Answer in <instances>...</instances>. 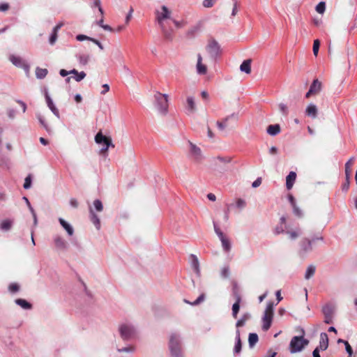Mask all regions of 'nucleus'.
<instances>
[{"instance_id":"e433bc0d","label":"nucleus","mask_w":357,"mask_h":357,"mask_svg":"<svg viewBox=\"0 0 357 357\" xmlns=\"http://www.w3.org/2000/svg\"><path fill=\"white\" fill-rule=\"evenodd\" d=\"M214 162H215V164H218V163L227 164L231 162V158L230 157L218 156L216 158H214Z\"/></svg>"},{"instance_id":"dca6fc26","label":"nucleus","mask_w":357,"mask_h":357,"mask_svg":"<svg viewBox=\"0 0 357 357\" xmlns=\"http://www.w3.org/2000/svg\"><path fill=\"white\" fill-rule=\"evenodd\" d=\"M46 103L47 105V107L50 108V109L52 112V113L58 118H59V109L56 107L54 105L53 100L49 96V93L47 90H45V93Z\"/></svg>"},{"instance_id":"a18cd8bd","label":"nucleus","mask_w":357,"mask_h":357,"mask_svg":"<svg viewBox=\"0 0 357 357\" xmlns=\"http://www.w3.org/2000/svg\"><path fill=\"white\" fill-rule=\"evenodd\" d=\"M93 207L98 212H101L103 209L102 204L99 199H96L93 201Z\"/></svg>"},{"instance_id":"c85d7f7f","label":"nucleus","mask_w":357,"mask_h":357,"mask_svg":"<svg viewBox=\"0 0 357 357\" xmlns=\"http://www.w3.org/2000/svg\"><path fill=\"white\" fill-rule=\"evenodd\" d=\"M250 318H251V315L250 313H248V312L244 313L241 316L240 319H238L237 321V322L236 323V328H240V327L243 326L245 324V322L247 321H248Z\"/></svg>"},{"instance_id":"79ce46f5","label":"nucleus","mask_w":357,"mask_h":357,"mask_svg":"<svg viewBox=\"0 0 357 357\" xmlns=\"http://www.w3.org/2000/svg\"><path fill=\"white\" fill-rule=\"evenodd\" d=\"M32 183V176L31 174H29L24 179V183L23 187L24 189L27 190L31 187Z\"/></svg>"},{"instance_id":"864d4df0","label":"nucleus","mask_w":357,"mask_h":357,"mask_svg":"<svg viewBox=\"0 0 357 357\" xmlns=\"http://www.w3.org/2000/svg\"><path fill=\"white\" fill-rule=\"evenodd\" d=\"M57 33H58L54 32L52 31V32L50 35V39H49V43L51 45H53L56 43V41L57 40V37H58Z\"/></svg>"},{"instance_id":"6ab92c4d","label":"nucleus","mask_w":357,"mask_h":357,"mask_svg":"<svg viewBox=\"0 0 357 357\" xmlns=\"http://www.w3.org/2000/svg\"><path fill=\"white\" fill-rule=\"evenodd\" d=\"M236 302L232 305V316L234 319L237 318V314L240 310V303L241 301V296L237 293H234Z\"/></svg>"},{"instance_id":"0e129e2a","label":"nucleus","mask_w":357,"mask_h":357,"mask_svg":"<svg viewBox=\"0 0 357 357\" xmlns=\"http://www.w3.org/2000/svg\"><path fill=\"white\" fill-rule=\"evenodd\" d=\"M261 178L259 177L252 183V186L253 188H257L261 185Z\"/></svg>"},{"instance_id":"de8ad7c7","label":"nucleus","mask_w":357,"mask_h":357,"mask_svg":"<svg viewBox=\"0 0 357 357\" xmlns=\"http://www.w3.org/2000/svg\"><path fill=\"white\" fill-rule=\"evenodd\" d=\"M326 9V4L324 1L319 2L316 6V11L319 13H323Z\"/></svg>"},{"instance_id":"a19ab883","label":"nucleus","mask_w":357,"mask_h":357,"mask_svg":"<svg viewBox=\"0 0 357 357\" xmlns=\"http://www.w3.org/2000/svg\"><path fill=\"white\" fill-rule=\"evenodd\" d=\"M280 112L287 116L289 114V109L287 105L284 103H280L278 105Z\"/></svg>"},{"instance_id":"412c9836","label":"nucleus","mask_w":357,"mask_h":357,"mask_svg":"<svg viewBox=\"0 0 357 357\" xmlns=\"http://www.w3.org/2000/svg\"><path fill=\"white\" fill-rule=\"evenodd\" d=\"M296 178V174L294 172H290L286 177V187L287 190H291Z\"/></svg>"},{"instance_id":"37998d69","label":"nucleus","mask_w":357,"mask_h":357,"mask_svg":"<svg viewBox=\"0 0 357 357\" xmlns=\"http://www.w3.org/2000/svg\"><path fill=\"white\" fill-rule=\"evenodd\" d=\"M229 116L226 117L223 121H217L216 125L219 130H224L227 126V122L229 120Z\"/></svg>"},{"instance_id":"4468645a","label":"nucleus","mask_w":357,"mask_h":357,"mask_svg":"<svg viewBox=\"0 0 357 357\" xmlns=\"http://www.w3.org/2000/svg\"><path fill=\"white\" fill-rule=\"evenodd\" d=\"M185 109L186 114L188 115H191L195 112L196 104H195L194 97H192V96L187 97Z\"/></svg>"},{"instance_id":"f704fd0d","label":"nucleus","mask_w":357,"mask_h":357,"mask_svg":"<svg viewBox=\"0 0 357 357\" xmlns=\"http://www.w3.org/2000/svg\"><path fill=\"white\" fill-rule=\"evenodd\" d=\"M76 57L79 63L82 66H85L88 63L90 56L88 54H77Z\"/></svg>"},{"instance_id":"9d476101","label":"nucleus","mask_w":357,"mask_h":357,"mask_svg":"<svg viewBox=\"0 0 357 357\" xmlns=\"http://www.w3.org/2000/svg\"><path fill=\"white\" fill-rule=\"evenodd\" d=\"M206 50L210 57L215 60L220 54V46L215 39H211L206 46Z\"/></svg>"},{"instance_id":"1a4fd4ad","label":"nucleus","mask_w":357,"mask_h":357,"mask_svg":"<svg viewBox=\"0 0 357 357\" xmlns=\"http://www.w3.org/2000/svg\"><path fill=\"white\" fill-rule=\"evenodd\" d=\"M321 312L324 317V323L327 324H333L335 312V305L331 303H326L323 305Z\"/></svg>"},{"instance_id":"5701e85b","label":"nucleus","mask_w":357,"mask_h":357,"mask_svg":"<svg viewBox=\"0 0 357 357\" xmlns=\"http://www.w3.org/2000/svg\"><path fill=\"white\" fill-rule=\"evenodd\" d=\"M305 113L307 116L314 119L317 116V106L312 103L308 105L305 109Z\"/></svg>"},{"instance_id":"6e6552de","label":"nucleus","mask_w":357,"mask_h":357,"mask_svg":"<svg viewBox=\"0 0 357 357\" xmlns=\"http://www.w3.org/2000/svg\"><path fill=\"white\" fill-rule=\"evenodd\" d=\"M273 317V303L272 302H269L266 305V307L265 309L264 316L262 318V322H263L262 329L264 331H266L270 328L271 324H272Z\"/></svg>"},{"instance_id":"c9c22d12","label":"nucleus","mask_w":357,"mask_h":357,"mask_svg":"<svg viewBox=\"0 0 357 357\" xmlns=\"http://www.w3.org/2000/svg\"><path fill=\"white\" fill-rule=\"evenodd\" d=\"M13 222L10 220H5L2 221L0 225V228L3 231H8L11 229Z\"/></svg>"},{"instance_id":"680f3d73","label":"nucleus","mask_w":357,"mask_h":357,"mask_svg":"<svg viewBox=\"0 0 357 357\" xmlns=\"http://www.w3.org/2000/svg\"><path fill=\"white\" fill-rule=\"evenodd\" d=\"M310 241H312V243L317 241H324V237L321 234H317L314 236L310 238Z\"/></svg>"},{"instance_id":"c03bdc74","label":"nucleus","mask_w":357,"mask_h":357,"mask_svg":"<svg viewBox=\"0 0 357 357\" xmlns=\"http://www.w3.org/2000/svg\"><path fill=\"white\" fill-rule=\"evenodd\" d=\"M286 234H287L289 236L290 239L294 240V239H296V238H298L300 236L301 232H300L299 230H297V231H287Z\"/></svg>"},{"instance_id":"c756f323","label":"nucleus","mask_w":357,"mask_h":357,"mask_svg":"<svg viewBox=\"0 0 357 357\" xmlns=\"http://www.w3.org/2000/svg\"><path fill=\"white\" fill-rule=\"evenodd\" d=\"M259 337L257 333H252L248 336V344L250 348H252L258 342Z\"/></svg>"},{"instance_id":"cd10ccee","label":"nucleus","mask_w":357,"mask_h":357,"mask_svg":"<svg viewBox=\"0 0 357 357\" xmlns=\"http://www.w3.org/2000/svg\"><path fill=\"white\" fill-rule=\"evenodd\" d=\"M15 303L24 310H30L32 307V305L30 303L22 298L15 299Z\"/></svg>"},{"instance_id":"2f4dec72","label":"nucleus","mask_w":357,"mask_h":357,"mask_svg":"<svg viewBox=\"0 0 357 357\" xmlns=\"http://www.w3.org/2000/svg\"><path fill=\"white\" fill-rule=\"evenodd\" d=\"M316 267L314 265L308 266L305 273V279L310 280L314 275Z\"/></svg>"},{"instance_id":"8fccbe9b","label":"nucleus","mask_w":357,"mask_h":357,"mask_svg":"<svg viewBox=\"0 0 357 357\" xmlns=\"http://www.w3.org/2000/svg\"><path fill=\"white\" fill-rule=\"evenodd\" d=\"M221 276L223 278H227L229 276V268L228 266H224L221 270Z\"/></svg>"},{"instance_id":"ea45409f","label":"nucleus","mask_w":357,"mask_h":357,"mask_svg":"<svg viewBox=\"0 0 357 357\" xmlns=\"http://www.w3.org/2000/svg\"><path fill=\"white\" fill-rule=\"evenodd\" d=\"M160 29L165 39L172 40V31L168 30L166 25L163 26V28H160Z\"/></svg>"},{"instance_id":"3c124183","label":"nucleus","mask_w":357,"mask_h":357,"mask_svg":"<svg viewBox=\"0 0 357 357\" xmlns=\"http://www.w3.org/2000/svg\"><path fill=\"white\" fill-rule=\"evenodd\" d=\"M245 206H246V202L244 199L239 198L236 200V206L238 208L243 209L245 207Z\"/></svg>"},{"instance_id":"a878e982","label":"nucleus","mask_w":357,"mask_h":357,"mask_svg":"<svg viewBox=\"0 0 357 357\" xmlns=\"http://www.w3.org/2000/svg\"><path fill=\"white\" fill-rule=\"evenodd\" d=\"M240 70L247 74H250L251 72V60L247 59L243 61L240 66Z\"/></svg>"},{"instance_id":"2eb2a0df","label":"nucleus","mask_w":357,"mask_h":357,"mask_svg":"<svg viewBox=\"0 0 357 357\" xmlns=\"http://www.w3.org/2000/svg\"><path fill=\"white\" fill-rule=\"evenodd\" d=\"M189 261L190 263V266L193 269L194 272L196 275L199 277L201 275V271L199 267V262L198 258L196 255L191 254L189 257Z\"/></svg>"},{"instance_id":"a211bd4d","label":"nucleus","mask_w":357,"mask_h":357,"mask_svg":"<svg viewBox=\"0 0 357 357\" xmlns=\"http://www.w3.org/2000/svg\"><path fill=\"white\" fill-rule=\"evenodd\" d=\"M197 73L199 75H205L207 73V67L202 63V56L200 54H197V62L196 65Z\"/></svg>"},{"instance_id":"49530a36","label":"nucleus","mask_w":357,"mask_h":357,"mask_svg":"<svg viewBox=\"0 0 357 357\" xmlns=\"http://www.w3.org/2000/svg\"><path fill=\"white\" fill-rule=\"evenodd\" d=\"M92 8L97 7L98 8V11L100 14V15H104L103 9L101 7V2L100 0H95L91 6Z\"/></svg>"},{"instance_id":"f8f14e48","label":"nucleus","mask_w":357,"mask_h":357,"mask_svg":"<svg viewBox=\"0 0 357 357\" xmlns=\"http://www.w3.org/2000/svg\"><path fill=\"white\" fill-rule=\"evenodd\" d=\"M190 157L196 162H201L204 157L200 148L189 142Z\"/></svg>"},{"instance_id":"7c9ffc66","label":"nucleus","mask_w":357,"mask_h":357,"mask_svg":"<svg viewBox=\"0 0 357 357\" xmlns=\"http://www.w3.org/2000/svg\"><path fill=\"white\" fill-rule=\"evenodd\" d=\"M48 73V70L46 68H41L37 67L36 68V76L38 79H42L46 77Z\"/></svg>"},{"instance_id":"ddd939ff","label":"nucleus","mask_w":357,"mask_h":357,"mask_svg":"<svg viewBox=\"0 0 357 357\" xmlns=\"http://www.w3.org/2000/svg\"><path fill=\"white\" fill-rule=\"evenodd\" d=\"M54 243L55 247L59 250L65 251L68 249V244L67 241L59 235H56L54 236Z\"/></svg>"},{"instance_id":"4be33fe9","label":"nucleus","mask_w":357,"mask_h":357,"mask_svg":"<svg viewBox=\"0 0 357 357\" xmlns=\"http://www.w3.org/2000/svg\"><path fill=\"white\" fill-rule=\"evenodd\" d=\"M321 82L319 79H316L312 82L310 86V93H313L314 95H317L321 91Z\"/></svg>"},{"instance_id":"4c0bfd02","label":"nucleus","mask_w":357,"mask_h":357,"mask_svg":"<svg viewBox=\"0 0 357 357\" xmlns=\"http://www.w3.org/2000/svg\"><path fill=\"white\" fill-rule=\"evenodd\" d=\"M135 350H136L135 347L132 346V345H129L128 347L117 349V351L119 353H122V352L134 353L135 351Z\"/></svg>"},{"instance_id":"4d7b16f0","label":"nucleus","mask_w":357,"mask_h":357,"mask_svg":"<svg viewBox=\"0 0 357 357\" xmlns=\"http://www.w3.org/2000/svg\"><path fill=\"white\" fill-rule=\"evenodd\" d=\"M217 0H204L203 6L205 8H211Z\"/></svg>"},{"instance_id":"7ed1b4c3","label":"nucleus","mask_w":357,"mask_h":357,"mask_svg":"<svg viewBox=\"0 0 357 357\" xmlns=\"http://www.w3.org/2000/svg\"><path fill=\"white\" fill-rule=\"evenodd\" d=\"M154 105L158 112L165 115L168 112V95L160 92H155L154 94Z\"/></svg>"},{"instance_id":"473e14b6","label":"nucleus","mask_w":357,"mask_h":357,"mask_svg":"<svg viewBox=\"0 0 357 357\" xmlns=\"http://www.w3.org/2000/svg\"><path fill=\"white\" fill-rule=\"evenodd\" d=\"M36 117L40 122V125L45 129V130L48 132H51V128L46 123L45 118L40 114H37Z\"/></svg>"},{"instance_id":"052dcab7","label":"nucleus","mask_w":357,"mask_h":357,"mask_svg":"<svg viewBox=\"0 0 357 357\" xmlns=\"http://www.w3.org/2000/svg\"><path fill=\"white\" fill-rule=\"evenodd\" d=\"M7 115L9 119H13L15 117L16 115V111L14 109H7Z\"/></svg>"},{"instance_id":"58836bf2","label":"nucleus","mask_w":357,"mask_h":357,"mask_svg":"<svg viewBox=\"0 0 357 357\" xmlns=\"http://www.w3.org/2000/svg\"><path fill=\"white\" fill-rule=\"evenodd\" d=\"M112 54L114 56V58L117 61H123V55L121 52V50L119 48H117L116 50H114L112 52Z\"/></svg>"},{"instance_id":"774afa93","label":"nucleus","mask_w":357,"mask_h":357,"mask_svg":"<svg viewBox=\"0 0 357 357\" xmlns=\"http://www.w3.org/2000/svg\"><path fill=\"white\" fill-rule=\"evenodd\" d=\"M63 26V22H59L58 24H56L54 28H53V31L54 32H56L58 33V31H59V29Z\"/></svg>"},{"instance_id":"f257e3e1","label":"nucleus","mask_w":357,"mask_h":357,"mask_svg":"<svg viewBox=\"0 0 357 357\" xmlns=\"http://www.w3.org/2000/svg\"><path fill=\"white\" fill-rule=\"evenodd\" d=\"M168 347L172 357H183L181 339L179 334L176 333L170 334Z\"/></svg>"},{"instance_id":"423d86ee","label":"nucleus","mask_w":357,"mask_h":357,"mask_svg":"<svg viewBox=\"0 0 357 357\" xmlns=\"http://www.w3.org/2000/svg\"><path fill=\"white\" fill-rule=\"evenodd\" d=\"M309 344V340L303 336H294L289 343L290 351L292 354L300 352Z\"/></svg>"},{"instance_id":"0eeeda50","label":"nucleus","mask_w":357,"mask_h":357,"mask_svg":"<svg viewBox=\"0 0 357 357\" xmlns=\"http://www.w3.org/2000/svg\"><path fill=\"white\" fill-rule=\"evenodd\" d=\"M213 227H214L215 233L218 236V238L221 242V245H222L223 251L226 253L229 252L231 249V241L225 234H223V232L221 231V229L218 227L217 222H215V221H213Z\"/></svg>"},{"instance_id":"39448f33","label":"nucleus","mask_w":357,"mask_h":357,"mask_svg":"<svg viewBox=\"0 0 357 357\" xmlns=\"http://www.w3.org/2000/svg\"><path fill=\"white\" fill-rule=\"evenodd\" d=\"M171 11L166 6H162L160 9L155 10V21L160 28H163L166 25V21L171 19Z\"/></svg>"},{"instance_id":"f3484780","label":"nucleus","mask_w":357,"mask_h":357,"mask_svg":"<svg viewBox=\"0 0 357 357\" xmlns=\"http://www.w3.org/2000/svg\"><path fill=\"white\" fill-rule=\"evenodd\" d=\"M328 347V335L326 333H321L320 334L319 344L316 348L321 351H325L327 349Z\"/></svg>"},{"instance_id":"393cba45","label":"nucleus","mask_w":357,"mask_h":357,"mask_svg":"<svg viewBox=\"0 0 357 357\" xmlns=\"http://www.w3.org/2000/svg\"><path fill=\"white\" fill-rule=\"evenodd\" d=\"M241 351V341L240 337V331L238 329L236 331V344L234 348V352L238 354Z\"/></svg>"},{"instance_id":"e2e57ef3","label":"nucleus","mask_w":357,"mask_h":357,"mask_svg":"<svg viewBox=\"0 0 357 357\" xmlns=\"http://www.w3.org/2000/svg\"><path fill=\"white\" fill-rule=\"evenodd\" d=\"M204 300V294H201L192 303V305H197Z\"/></svg>"},{"instance_id":"5fc2aeb1","label":"nucleus","mask_w":357,"mask_h":357,"mask_svg":"<svg viewBox=\"0 0 357 357\" xmlns=\"http://www.w3.org/2000/svg\"><path fill=\"white\" fill-rule=\"evenodd\" d=\"M86 77V73L84 71L78 72L74 77V79L77 82L82 81Z\"/></svg>"},{"instance_id":"9b49d317","label":"nucleus","mask_w":357,"mask_h":357,"mask_svg":"<svg viewBox=\"0 0 357 357\" xmlns=\"http://www.w3.org/2000/svg\"><path fill=\"white\" fill-rule=\"evenodd\" d=\"M299 246L298 255L301 258H305L312 250V241L304 238L300 241Z\"/></svg>"},{"instance_id":"6e6d98bb","label":"nucleus","mask_w":357,"mask_h":357,"mask_svg":"<svg viewBox=\"0 0 357 357\" xmlns=\"http://www.w3.org/2000/svg\"><path fill=\"white\" fill-rule=\"evenodd\" d=\"M20 287L17 283H11L8 289L11 293H15L19 291Z\"/></svg>"},{"instance_id":"aec40b11","label":"nucleus","mask_w":357,"mask_h":357,"mask_svg":"<svg viewBox=\"0 0 357 357\" xmlns=\"http://www.w3.org/2000/svg\"><path fill=\"white\" fill-rule=\"evenodd\" d=\"M59 222L62 227L66 231L68 236H72L74 234V229L70 223L61 218H59Z\"/></svg>"},{"instance_id":"09e8293b","label":"nucleus","mask_w":357,"mask_h":357,"mask_svg":"<svg viewBox=\"0 0 357 357\" xmlns=\"http://www.w3.org/2000/svg\"><path fill=\"white\" fill-rule=\"evenodd\" d=\"M286 227L282 225H277L274 230H273V233L275 234V235H278L280 234H282L283 232H284V229H285Z\"/></svg>"},{"instance_id":"13d9d810","label":"nucleus","mask_w":357,"mask_h":357,"mask_svg":"<svg viewBox=\"0 0 357 357\" xmlns=\"http://www.w3.org/2000/svg\"><path fill=\"white\" fill-rule=\"evenodd\" d=\"M344 345H345L346 351L348 354L349 357H351L353 354V349H352L351 347L350 346V344H349L348 342H344Z\"/></svg>"},{"instance_id":"20e7f679","label":"nucleus","mask_w":357,"mask_h":357,"mask_svg":"<svg viewBox=\"0 0 357 357\" xmlns=\"http://www.w3.org/2000/svg\"><path fill=\"white\" fill-rule=\"evenodd\" d=\"M95 142L96 144L102 146L100 150V154H105L109 147L114 148L111 137L104 135L101 131L96 135Z\"/></svg>"},{"instance_id":"b1692460","label":"nucleus","mask_w":357,"mask_h":357,"mask_svg":"<svg viewBox=\"0 0 357 357\" xmlns=\"http://www.w3.org/2000/svg\"><path fill=\"white\" fill-rule=\"evenodd\" d=\"M266 131L268 135L275 136L280 132V126L279 124L270 125Z\"/></svg>"},{"instance_id":"69168bd1","label":"nucleus","mask_w":357,"mask_h":357,"mask_svg":"<svg viewBox=\"0 0 357 357\" xmlns=\"http://www.w3.org/2000/svg\"><path fill=\"white\" fill-rule=\"evenodd\" d=\"M349 180L346 179V181L344 183H343L342 186V191L347 192L349 190Z\"/></svg>"},{"instance_id":"72a5a7b5","label":"nucleus","mask_w":357,"mask_h":357,"mask_svg":"<svg viewBox=\"0 0 357 357\" xmlns=\"http://www.w3.org/2000/svg\"><path fill=\"white\" fill-rule=\"evenodd\" d=\"M10 61L12 62L13 65H15L17 67L20 68L22 66V64L24 63V61L20 58V56H17L15 55H11L10 56Z\"/></svg>"},{"instance_id":"f03ea898","label":"nucleus","mask_w":357,"mask_h":357,"mask_svg":"<svg viewBox=\"0 0 357 357\" xmlns=\"http://www.w3.org/2000/svg\"><path fill=\"white\" fill-rule=\"evenodd\" d=\"M118 330L121 339L124 341H131L135 339L137 335L136 327L128 321L120 324Z\"/></svg>"},{"instance_id":"338daca9","label":"nucleus","mask_w":357,"mask_h":357,"mask_svg":"<svg viewBox=\"0 0 357 357\" xmlns=\"http://www.w3.org/2000/svg\"><path fill=\"white\" fill-rule=\"evenodd\" d=\"M293 211L295 215L298 216L301 215V211L299 209V208L296 205L293 206Z\"/></svg>"},{"instance_id":"603ef678","label":"nucleus","mask_w":357,"mask_h":357,"mask_svg":"<svg viewBox=\"0 0 357 357\" xmlns=\"http://www.w3.org/2000/svg\"><path fill=\"white\" fill-rule=\"evenodd\" d=\"M320 46V42L318 39L314 40L313 44V53L315 56L317 55Z\"/></svg>"},{"instance_id":"bf43d9fd","label":"nucleus","mask_w":357,"mask_h":357,"mask_svg":"<svg viewBox=\"0 0 357 357\" xmlns=\"http://www.w3.org/2000/svg\"><path fill=\"white\" fill-rule=\"evenodd\" d=\"M76 39L78 40V41H83V40H91L92 38L89 37V36H87L86 35H83V34H79L76 36Z\"/></svg>"},{"instance_id":"bb28decb","label":"nucleus","mask_w":357,"mask_h":357,"mask_svg":"<svg viewBox=\"0 0 357 357\" xmlns=\"http://www.w3.org/2000/svg\"><path fill=\"white\" fill-rule=\"evenodd\" d=\"M91 220L93 224L96 226V229H99L100 227V222L98 216L94 213L91 207L89 208Z\"/></svg>"}]
</instances>
